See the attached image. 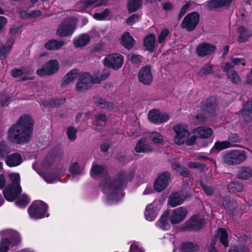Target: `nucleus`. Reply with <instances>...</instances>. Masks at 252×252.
I'll return each instance as SVG.
<instances>
[{
  "mask_svg": "<svg viewBox=\"0 0 252 252\" xmlns=\"http://www.w3.org/2000/svg\"><path fill=\"white\" fill-rule=\"evenodd\" d=\"M91 175L94 178L98 176L103 178L100 186L102 192L106 195L109 204L116 203L122 198L124 196L122 191L123 188L126 182L132 179L131 174L121 171L117 173L116 180H111L105 168L96 164L93 166Z\"/></svg>",
  "mask_w": 252,
  "mask_h": 252,
  "instance_id": "nucleus-1",
  "label": "nucleus"
},
{
  "mask_svg": "<svg viewBox=\"0 0 252 252\" xmlns=\"http://www.w3.org/2000/svg\"><path fill=\"white\" fill-rule=\"evenodd\" d=\"M33 123L30 115H22L16 123L9 128L8 134L9 140L18 144L29 141L32 134Z\"/></svg>",
  "mask_w": 252,
  "mask_h": 252,
  "instance_id": "nucleus-2",
  "label": "nucleus"
},
{
  "mask_svg": "<svg viewBox=\"0 0 252 252\" xmlns=\"http://www.w3.org/2000/svg\"><path fill=\"white\" fill-rule=\"evenodd\" d=\"M9 177L11 183L3 191V194L7 201H13L22 191L20 176L19 173H13L9 174Z\"/></svg>",
  "mask_w": 252,
  "mask_h": 252,
  "instance_id": "nucleus-3",
  "label": "nucleus"
},
{
  "mask_svg": "<svg viewBox=\"0 0 252 252\" xmlns=\"http://www.w3.org/2000/svg\"><path fill=\"white\" fill-rule=\"evenodd\" d=\"M0 252H7L10 245V243H17L20 240V235L13 230H4L0 232Z\"/></svg>",
  "mask_w": 252,
  "mask_h": 252,
  "instance_id": "nucleus-4",
  "label": "nucleus"
},
{
  "mask_svg": "<svg viewBox=\"0 0 252 252\" xmlns=\"http://www.w3.org/2000/svg\"><path fill=\"white\" fill-rule=\"evenodd\" d=\"M247 153L243 150H232L223 155V160L229 165H238L246 159Z\"/></svg>",
  "mask_w": 252,
  "mask_h": 252,
  "instance_id": "nucleus-5",
  "label": "nucleus"
},
{
  "mask_svg": "<svg viewBox=\"0 0 252 252\" xmlns=\"http://www.w3.org/2000/svg\"><path fill=\"white\" fill-rule=\"evenodd\" d=\"M47 206L43 202L37 200L33 202L28 209V213L32 219L37 220L48 217Z\"/></svg>",
  "mask_w": 252,
  "mask_h": 252,
  "instance_id": "nucleus-6",
  "label": "nucleus"
},
{
  "mask_svg": "<svg viewBox=\"0 0 252 252\" xmlns=\"http://www.w3.org/2000/svg\"><path fill=\"white\" fill-rule=\"evenodd\" d=\"M77 24V20L74 18L65 19L59 25L57 34L60 37H65L72 34Z\"/></svg>",
  "mask_w": 252,
  "mask_h": 252,
  "instance_id": "nucleus-7",
  "label": "nucleus"
},
{
  "mask_svg": "<svg viewBox=\"0 0 252 252\" xmlns=\"http://www.w3.org/2000/svg\"><path fill=\"white\" fill-rule=\"evenodd\" d=\"M173 129L175 133L173 139V142L175 144L178 145L184 144L186 141V139L190 134L186 124H176L173 127Z\"/></svg>",
  "mask_w": 252,
  "mask_h": 252,
  "instance_id": "nucleus-8",
  "label": "nucleus"
},
{
  "mask_svg": "<svg viewBox=\"0 0 252 252\" xmlns=\"http://www.w3.org/2000/svg\"><path fill=\"white\" fill-rule=\"evenodd\" d=\"M202 110L206 116L198 115L196 117V121L199 123H204L208 117L213 116L217 109V105L214 99H207L205 104L202 105Z\"/></svg>",
  "mask_w": 252,
  "mask_h": 252,
  "instance_id": "nucleus-9",
  "label": "nucleus"
},
{
  "mask_svg": "<svg viewBox=\"0 0 252 252\" xmlns=\"http://www.w3.org/2000/svg\"><path fill=\"white\" fill-rule=\"evenodd\" d=\"M123 63V57L119 54H109L103 59L104 66L113 70H118L122 66Z\"/></svg>",
  "mask_w": 252,
  "mask_h": 252,
  "instance_id": "nucleus-10",
  "label": "nucleus"
},
{
  "mask_svg": "<svg viewBox=\"0 0 252 252\" xmlns=\"http://www.w3.org/2000/svg\"><path fill=\"white\" fill-rule=\"evenodd\" d=\"M199 21V15L196 12H192L187 14L184 18L181 25L182 28L189 32L193 31Z\"/></svg>",
  "mask_w": 252,
  "mask_h": 252,
  "instance_id": "nucleus-11",
  "label": "nucleus"
},
{
  "mask_svg": "<svg viewBox=\"0 0 252 252\" xmlns=\"http://www.w3.org/2000/svg\"><path fill=\"white\" fill-rule=\"evenodd\" d=\"M59 64L56 60H51L42 68L36 70V74L40 76L51 75L58 71Z\"/></svg>",
  "mask_w": 252,
  "mask_h": 252,
  "instance_id": "nucleus-12",
  "label": "nucleus"
},
{
  "mask_svg": "<svg viewBox=\"0 0 252 252\" xmlns=\"http://www.w3.org/2000/svg\"><path fill=\"white\" fill-rule=\"evenodd\" d=\"M218 237L219 238L220 242L225 247L228 246L227 233L224 229L220 228L218 230L217 235L212 239L208 252H218V251L215 247Z\"/></svg>",
  "mask_w": 252,
  "mask_h": 252,
  "instance_id": "nucleus-13",
  "label": "nucleus"
},
{
  "mask_svg": "<svg viewBox=\"0 0 252 252\" xmlns=\"http://www.w3.org/2000/svg\"><path fill=\"white\" fill-rule=\"evenodd\" d=\"M149 121L155 124L159 125L167 122L169 119V115L158 109H153L148 113Z\"/></svg>",
  "mask_w": 252,
  "mask_h": 252,
  "instance_id": "nucleus-14",
  "label": "nucleus"
},
{
  "mask_svg": "<svg viewBox=\"0 0 252 252\" xmlns=\"http://www.w3.org/2000/svg\"><path fill=\"white\" fill-rule=\"evenodd\" d=\"M92 83H94L92 76L88 72H83L76 84V89L77 92H84L91 87Z\"/></svg>",
  "mask_w": 252,
  "mask_h": 252,
  "instance_id": "nucleus-15",
  "label": "nucleus"
},
{
  "mask_svg": "<svg viewBox=\"0 0 252 252\" xmlns=\"http://www.w3.org/2000/svg\"><path fill=\"white\" fill-rule=\"evenodd\" d=\"M188 214V210L184 207H180L174 209L170 215V222L172 224H178L182 222Z\"/></svg>",
  "mask_w": 252,
  "mask_h": 252,
  "instance_id": "nucleus-16",
  "label": "nucleus"
},
{
  "mask_svg": "<svg viewBox=\"0 0 252 252\" xmlns=\"http://www.w3.org/2000/svg\"><path fill=\"white\" fill-rule=\"evenodd\" d=\"M170 180V174L168 172H164L160 174L154 182V188L156 191L160 192L167 186Z\"/></svg>",
  "mask_w": 252,
  "mask_h": 252,
  "instance_id": "nucleus-17",
  "label": "nucleus"
},
{
  "mask_svg": "<svg viewBox=\"0 0 252 252\" xmlns=\"http://www.w3.org/2000/svg\"><path fill=\"white\" fill-rule=\"evenodd\" d=\"M33 70L27 67H23L21 69L14 68L11 71V75L14 78H18L24 81L27 79H32V75Z\"/></svg>",
  "mask_w": 252,
  "mask_h": 252,
  "instance_id": "nucleus-18",
  "label": "nucleus"
},
{
  "mask_svg": "<svg viewBox=\"0 0 252 252\" xmlns=\"http://www.w3.org/2000/svg\"><path fill=\"white\" fill-rule=\"evenodd\" d=\"M216 49L214 45L208 43L198 44L196 48L197 55L199 57H205L213 53Z\"/></svg>",
  "mask_w": 252,
  "mask_h": 252,
  "instance_id": "nucleus-19",
  "label": "nucleus"
},
{
  "mask_svg": "<svg viewBox=\"0 0 252 252\" xmlns=\"http://www.w3.org/2000/svg\"><path fill=\"white\" fill-rule=\"evenodd\" d=\"M138 79L139 81L144 84H151L153 80V75L149 66L147 65L140 70L138 73Z\"/></svg>",
  "mask_w": 252,
  "mask_h": 252,
  "instance_id": "nucleus-20",
  "label": "nucleus"
},
{
  "mask_svg": "<svg viewBox=\"0 0 252 252\" xmlns=\"http://www.w3.org/2000/svg\"><path fill=\"white\" fill-rule=\"evenodd\" d=\"M160 210L155 202L148 204L145 209L144 216L145 219L148 221H153L156 218Z\"/></svg>",
  "mask_w": 252,
  "mask_h": 252,
  "instance_id": "nucleus-21",
  "label": "nucleus"
},
{
  "mask_svg": "<svg viewBox=\"0 0 252 252\" xmlns=\"http://www.w3.org/2000/svg\"><path fill=\"white\" fill-rule=\"evenodd\" d=\"M23 161L21 154L17 152L7 156L5 160L6 164L10 167L18 166L22 164Z\"/></svg>",
  "mask_w": 252,
  "mask_h": 252,
  "instance_id": "nucleus-22",
  "label": "nucleus"
},
{
  "mask_svg": "<svg viewBox=\"0 0 252 252\" xmlns=\"http://www.w3.org/2000/svg\"><path fill=\"white\" fill-rule=\"evenodd\" d=\"M188 195L182 192H175L171 194L169 197L168 203L172 207L181 204Z\"/></svg>",
  "mask_w": 252,
  "mask_h": 252,
  "instance_id": "nucleus-23",
  "label": "nucleus"
},
{
  "mask_svg": "<svg viewBox=\"0 0 252 252\" xmlns=\"http://www.w3.org/2000/svg\"><path fill=\"white\" fill-rule=\"evenodd\" d=\"M204 224V220L201 216L196 215L192 217L187 222V227L192 230H198Z\"/></svg>",
  "mask_w": 252,
  "mask_h": 252,
  "instance_id": "nucleus-24",
  "label": "nucleus"
},
{
  "mask_svg": "<svg viewBox=\"0 0 252 252\" xmlns=\"http://www.w3.org/2000/svg\"><path fill=\"white\" fill-rule=\"evenodd\" d=\"M230 62L226 63L223 67L224 71H228L230 69L234 68V66H245L246 61L244 58L238 57H232L230 58Z\"/></svg>",
  "mask_w": 252,
  "mask_h": 252,
  "instance_id": "nucleus-25",
  "label": "nucleus"
},
{
  "mask_svg": "<svg viewBox=\"0 0 252 252\" xmlns=\"http://www.w3.org/2000/svg\"><path fill=\"white\" fill-rule=\"evenodd\" d=\"M168 215L169 213L165 212L160 216L156 224L157 227L163 230L170 229V223L168 220Z\"/></svg>",
  "mask_w": 252,
  "mask_h": 252,
  "instance_id": "nucleus-26",
  "label": "nucleus"
},
{
  "mask_svg": "<svg viewBox=\"0 0 252 252\" xmlns=\"http://www.w3.org/2000/svg\"><path fill=\"white\" fill-rule=\"evenodd\" d=\"M134 150L137 153H147L151 152L152 149L147 143V139L145 138H143L137 142Z\"/></svg>",
  "mask_w": 252,
  "mask_h": 252,
  "instance_id": "nucleus-27",
  "label": "nucleus"
},
{
  "mask_svg": "<svg viewBox=\"0 0 252 252\" xmlns=\"http://www.w3.org/2000/svg\"><path fill=\"white\" fill-rule=\"evenodd\" d=\"M193 132L198 134L199 137L206 139L210 137L213 134V130L211 128L203 126L195 128Z\"/></svg>",
  "mask_w": 252,
  "mask_h": 252,
  "instance_id": "nucleus-28",
  "label": "nucleus"
},
{
  "mask_svg": "<svg viewBox=\"0 0 252 252\" xmlns=\"http://www.w3.org/2000/svg\"><path fill=\"white\" fill-rule=\"evenodd\" d=\"M65 45L63 40L51 39L46 42L44 44V47L48 50H58Z\"/></svg>",
  "mask_w": 252,
  "mask_h": 252,
  "instance_id": "nucleus-29",
  "label": "nucleus"
},
{
  "mask_svg": "<svg viewBox=\"0 0 252 252\" xmlns=\"http://www.w3.org/2000/svg\"><path fill=\"white\" fill-rule=\"evenodd\" d=\"M90 41V36L87 33H83L73 40V45L75 47L79 48L86 46Z\"/></svg>",
  "mask_w": 252,
  "mask_h": 252,
  "instance_id": "nucleus-30",
  "label": "nucleus"
},
{
  "mask_svg": "<svg viewBox=\"0 0 252 252\" xmlns=\"http://www.w3.org/2000/svg\"><path fill=\"white\" fill-rule=\"evenodd\" d=\"M156 44V36L154 34H149L145 37L143 45L146 50L153 52Z\"/></svg>",
  "mask_w": 252,
  "mask_h": 252,
  "instance_id": "nucleus-31",
  "label": "nucleus"
},
{
  "mask_svg": "<svg viewBox=\"0 0 252 252\" xmlns=\"http://www.w3.org/2000/svg\"><path fill=\"white\" fill-rule=\"evenodd\" d=\"M93 101L96 105L101 108L111 109L113 108V104L112 103L107 102L100 96L94 97Z\"/></svg>",
  "mask_w": 252,
  "mask_h": 252,
  "instance_id": "nucleus-32",
  "label": "nucleus"
},
{
  "mask_svg": "<svg viewBox=\"0 0 252 252\" xmlns=\"http://www.w3.org/2000/svg\"><path fill=\"white\" fill-rule=\"evenodd\" d=\"M79 74V70L76 69H72L68 72L63 78L62 84L66 85L74 81Z\"/></svg>",
  "mask_w": 252,
  "mask_h": 252,
  "instance_id": "nucleus-33",
  "label": "nucleus"
},
{
  "mask_svg": "<svg viewBox=\"0 0 252 252\" xmlns=\"http://www.w3.org/2000/svg\"><path fill=\"white\" fill-rule=\"evenodd\" d=\"M233 0H212L208 3L210 8H216L224 6H228Z\"/></svg>",
  "mask_w": 252,
  "mask_h": 252,
  "instance_id": "nucleus-34",
  "label": "nucleus"
},
{
  "mask_svg": "<svg viewBox=\"0 0 252 252\" xmlns=\"http://www.w3.org/2000/svg\"><path fill=\"white\" fill-rule=\"evenodd\" d=\"M239 178L243 180H248L252 177V169L249 167H242L240 168L238 172Z\"/></svg>",
  "mask_w": 252,
  "mask_h": 252,
  "instance_id": "nucleus-35",
  "label": "nucleus"
},
{
  "mask_svg": "<svg viewBox=\"0 0 252 252\" xmlns=\"http://www.w3.org/2000/svg\"><path fill=\"white\" fill-rule=\"evenodd\" d=\"M134 42L133 37L128 33H124L122 36L121 43L127 49H131Z\"/></svg>",
  "mask_w": 252,
  "mask_h": 252,
  "instance_id": "nucleus-36",
  "label": "nucleus"
},
{
  "mask_svg": "<svg viewBox=\"0 0 252 252\" xmlns=\"http://www.w3.org/2000/svg\"><path fill=\"white\" fill-rule=\"evenodd\" d=\"M14 43V40L10 38L7 40L6 45L3 46L0 48V59H4L10 51L11 48Z\"/></svg>",
  "mask_w": 252,
  "mask_h": 252,
  "instance_id": "nucleus-37",
  "label": "nucleus"
},
{
  "mask_svg": "<svg viewBox=\"0 0 252 252\" xmlns=\"http://www.w3.org/2000/svg\"><path fill=\"white\" fill-rule=\"evenodd\" d=\"M232 144L230 143V142L226 141H217L213 147L211 149V152H213L215 150H217L218 151L222 150L223 149L230 148L232 147Z\"/></svg>",
  "mask_w": 252,
  "mask_h": 252,
  "instance_id": "nucleus-38",
  "label": "nucleus"
},
{
  "mask_svg": "<svg viewBox=\"0 0 252 252\" xmlns=\"http://www.w3.org/2000/svg\"><path fill=\"white\" fill-rule=\"evenodd\" d=\"M237 31L239 34L238 40L240 42H244L246 39L251 35V33L243 26L239 27Z\"/></svg>",
  "mask_w": 252,
  "mask_h": 252,
  "instance_id": "nucleus-39",
  "label": "nucleus"
},
{
  "mask_svg": "<svg viewBox=\"0 0 252 252\" xmlns=\"http://www.w3.org/2000/svg\"><path fill=\"white\" fill-rule=\"evenodd\" d=\"M142 5V0H128L127 9L129 12L136 11Z\"/></svg>",
  "mask_w": 252,
  "mask_h": 252,
  "instance_id": "nucleus-40",
  "label": "nucleus"
},
{
  "mask_svg": "<svg viewBox=\"0 0 252 252\" xmlns=\"http://www.w3.org/2000/svg\"><path fill=\"white\" fill-rule=\"evenodd\" d=\"M227 189L229 192L234 193L242 191L243 190V186L241 183L231 182L228 185Z\"/></svg>",
  "mask_w": 252,
  "mask_h": 252,
  "instance_id": "nucleus-41",
  "label": "nucleus"
},
{
  "mask_svg": "<svg viewBox=\"0 0 252 252\" xmlns=\"http://www.w3.org/2000/svg\"><path fill=\"white\" fill-rule=\"evenodd\" d=\"M110 75V73L107 70H104L102 74H94L93 77V82L94 83H99L102 81L107 79Z\"/></svg>",
  "mask_w": 252,
  "mask_h": 252,
  "instance_id": "nucleus-42",
  "label": "nucleus"
},
{
  "mask_svg": "<svg viewBox=\"0 0 252 252\" xmlns=\"http://www.w3.org/2000/svg\"><path fill=\"white\" fill-rule=\"evenodd\" d=\"M150 139L155 144H161L163 141V137L158 132H151L149 135Z\"/></svg>",
  "mask_w": 252,
  "mask_h": 252,
  "instance_id": "nucleus-43",
  "label": "nucleus"
},
{
  "mask_svg": "<svg viewBox=\"0 0 252 252\" xmlns=\"http://www.w3.org/2000/svg\"><path fill=\"white\" fill-rule=\"evenodd\" d=\"M227 72V76L230 81L235 84H239L240 83V78L236 71L231 70L230 71L228 70Z\"/></svg>",
  "mask_w": 252,
  "mask_h": 252,
  "instance_id": "nucleus-44",
  "label": "nucleus"
},
{
  "mask_svg": "<svg viewBox=\"0 0 252 252\" xmlns=\"http://www.w3.org/2000/svg\"><path fill=\"white\" fill-rule=\"evenodd\" d=\"M30 202L29 197L26 194H22L15 202L16 205L20 208H24Z\"/></svg>",
  "mask_w": 252,
  "mask_h": 252,
  "instance_id": "nucleus-45",
  "label": "nucleus"
},
{
  "mask_svg": "<svg viewBox=\"0 0 252 252\" xmlns=\"http://www.w3.org/2000/svg\"><path fill=\"white\" fill-rule=\"evenodd\" d=\"M90 0H81L77 2L76 4V10L78 11H84L87 8L91 7Z\"/></svg>",
  "mask_w": 252,
  "mask_h": 252,
  "instance_id": "nucleus-46",
  "label": "nucleus"
},
{
  "mask_svg": "<svg viewBox=\"0 0 252 252\" xmlns=\"http://www.w3.org/2000/svg\"><path fill=\"white\" fill-rule=\"evenodd\" d=\"M188 166L192 169H198L200 171L203 172L207 170V166L205 164L199 162H189Z\"/></svg>",
  "mask_w": 252,
  "mask_h": 252,
  "instance_id": "nucleus-47",
  "label": "nucleus"
},
{
  "mask_svg": "<svg viewBox=\"0 0 252 252\" xmlns=\"http://www.w3.org/2000/svg\"><path fill=\"white\" fill-rule=\"evenodd\" d=\"M69 171L72 177L81 173V170L77 162H74L70 165Z\"/></svg>",
  "mask_w": 252,
  "mask_h": 252,
  "instance_id": "nucleus-48",
  "label": "nucleus"
},
{
  "mask_svg": "<svg viewBox=\"0 0 252 252\" xmlns=\"http://www.w3.org/2000/svg\"><path fill=\"white\" fill-rule=\"evenodd\" d=\"M109 13V9L106 8L101 12L95 13L93 17L97 20H103L108 16Z\"/></svg>",
  "mask_w": 252,
  "mask_h": 252,
  "instance_id": "nucleus-49",
  "label": "nucleus"
},
{
  "mask_svg": "<svg viewBox=\"0 0 252 252\" xmlns=\"http://www.w3.org/2000/svg\"><path fill=\"white\" fill-rule=\"evenodd\" d=\"M213 72V65L208 63L202 67L199 72V74L201 75L211 74Z\"/></svg>",
  "mask_w": 252,
  "mask_h": 252,
  "instance_id": "nucleus-50",
  "label": "nucleus"
},
{
  "mask_svg": "<svg viewBox=\"0 0 252 252\" xmlns=\"http://www.w3.org/2000/svg\"><path fill=\"white\" fill-rule=\"evenodd\" d=\"M9 152L7 149L5 142L1 141L0 142V158L2 159L5 157L6 155Z\"/></svg>",
  "mask_w": 252,
  "mask_h": 252,
  "instance_id": "nucleus-51",
  "label": "nucleus"
},
{
  "mask_svg": "<svg viewBox=\"0 0 252 252\" xmlns=\"http://www.w3.org/2000/svg\"><path fill=\"white\" fill-rule=\"evenodd\" d=\"M77 130L72 126L68 127L67 129V135L68 138L71 141H74L76 138Z\"/></svg>",
  "mask_w": 252,
  "mask_h": 252,
  "instance_id": "nucleus-52",
  "label": "nucleus"
},
{
  "mask_svg": "<svg viewBox=\"0 0 252 252\" xmlns=\"http://www.w3.org/2000/svg\"><path fill=\"white\" fill-rule=\"evenodd\" d=\"M57 158V156L55 153H49L46 157L45 161L43 162V165L47 166L51 164L54 161L55 159Z\"/></svg>",
  "mask_w": 252,
  "mask_h": 252,
  "instance_id": "nucleus-53",
  "label": "nucleus"
},
{
  "mask_svg": "<svg viewBox=\"0 0 252 252\" xmlns=\"http://www.w3.org/2000/svg\"><path fill=\"white\" fill-rule=\"evenodd\" d=\"M91 6L94 7L106 5L108 2L107 0H90L89 2Z\"/></svg>",
  "mask_w": 252,
  "mask_h": 252,
  "instance_id": "nucleus-54",
  "label": "nucleus"
},
{
  "mask_svg": "<svg viewBox=\"0 0 252 252\" xmlns=\"http://www.w3.org/2000/svg\"><path fill=\"white\" fill-rule=\"evenodd\" d=\"M169 33L168 30L165 29L163 30L158 36V42L159 43H163L166 39Z\"/></svg>",
  "mask_w": 252,
  "mask_h": 252,
  "instance_id": "nucleus-55",
  "label": "nucleus"
},
{
  "mask_svg": "<svg viewBox=\"0 0 252 252\" xmlns=\"http://www.w3.org/2000/svg\"><path fill=\"white\" fill-rule=\"evenodd\" d=\"M182 249L183 252H192L195 249V247L192 243H186L183 244Z\"/></svg>",
  "mask_w": 252,
  "mask_h": 252,
  "instance_id": "nucleus-56",
  "label": "nucleus"
},
{
  "mask_svg": "<svg viewBox=\"0 0 252 252\" xmlns=\"http://www.w3.org/2000/svg\"><path fill=\"white\" fill-rule=\"evenodd\" d=\"M227 141L233 145L232 147H234L236 146V143L240 142L241 139L236 134H232L228 137Z\"/></svg>",
  "mask_w": 252,
  "mask_h": 252,
  "instance_id": "nucleus-57",
  "label": "nucleus"
},
{
  "mask_svg": "<svg viewBox=\"0 0 252 252\" xmlns=\"http://www.w3.org/2000/svg\"><path fill=\"white\" fill-rule=\"evenodd\" d=\"M44 180L48 183H52L56 181L58 177L54 174H45L43 176Z\"/></svg>",
  "mask_w": 252,
  "mask_h": 252,
  "instance_id": "nucleus-58",
  "label": "nucleus"
},
{
  "mask_svg": "<svg viewBox=\"0 0 252 252\" xmlns=\"http://www.w3.org/2000/svg\"><path fill=\"white\" fill-rule=\"evenodd\" d=\"M139 18L140 17L138 15L133 14L127 18L126 21V24L128 25H132L136 22H138L139 21Z\"/></svg>",
  "mask_w": 252,
  "mask_h": 252,
  "instance_id": "nucleus-59",
  "label": "nucleus"
},
{
  "mask_svg": "<svg viewBox=\"0 0 252 252\" xmlns=\"http://www.w3.org/2000/svg\"><path fill=\"white\" fill-rule=\"evenodd\" d=\"M202 188L205 192L208 195H212L214 191V188L210 186H207L204 184H201Z\"/></svg>",
  "mask_w": 252,
  "mask_h": 252,
  "instance_id": "nucleus-60",
  "label": "nucleus"
},
{
  "mask_svg": "<svg viewBox=\"0 0 252 252\" xmlns=\"http://www.w3.org/2000/svg\"><path fill=\"white\" fill-rule=\"evenodd\" d=\"M9 98L5 94L0 95V106L7 105Z\"/></svg>",
  "mask_w": 252,
  "mask_h": 252,
  "instance_id": "nucleus-61",
  "label": "nucleus"
},
{
  "mask_svg": "<svg viewBox=\"0 0 252 252\" xmlns=\"http://www.w3.org/2000/svg\"><path fill=\"white\" fill-rule=\"evenodd\" d=\"M196 139L197 136L195 135H192L189 138H187L185 143H186L188 146H191L195 143Z\"/></svg>",
  "mask_w": 252,
  "mask_h": 252,
  "instance_id": "nucleus-62",
  "label": "nucleus"
},
{
  "mask_svg": "<svg viewBox=\"0 0 252 252\" xmlns=\"http://www.w3.org/2000/svg\"><path fill=\"white\" fill-rule=\"evenodd\" d=\"M42 14V12L41 10L33 11L29 13L30 18H37L41 16Z\"/></svg>",
  "mask_w": 252,
  "mask_h": 252,
  "instance_id": "nucleus-63",
  "label": "nucleus"
},
{
  "mask_svg": "<svg viewBox=\"0 0 252 252\" xmlns=\"http://www.w3.org/2000/svg\"><path fill=\"white\" fill-rule=\"evenodd\" d=\"M142 57L137 55H133L130 57V60L132 63L135 64L139 63L141 62Z\"/></svg>",
  "mask_w": 252,
  "mask_h": 252,
  "instance_id": "nucleus-64",
  "label": "nucleus"
}]
</instances>
